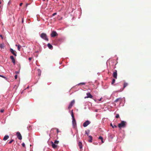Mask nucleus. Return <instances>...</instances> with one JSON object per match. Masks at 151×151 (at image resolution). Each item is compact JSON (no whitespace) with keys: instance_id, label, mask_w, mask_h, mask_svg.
<instances>
[{"instance_id":"1","label":"nucleus","mask_w":151,"mask_h":151,"mask_svg":"<svg viewBox=\"0 0 151 151\" xmlns=\"http://www.w3.org/2000/svg\"><path fill=\"white\" fill-rule=\"evenodd\" d=\"M59 141L58 140H55L54 142L51 141V143L52 145V147L54 149H55L58 147V144Z\"/></svg>"},{"instance_id":"2","label":"nucleus","mask_w":151,"mask_h":151,"mask_svg":"<svg viewBox=\"0 0 151 151\" xmlns=\"http://www.w3.org/2000/svg\"><path fill=\"white\" fill-rule=\"evenodd\" d=\"M41 37L43 39L46 40L47 41H48V39L47 37L46 34L44 33H42L40 35Z\"/></svg>"},{"instance_id":"3","label":"nucleus","mask_w":151,"mask_h":151,"mask_svg":"<svg viewBox=\"0 0 151 151\" xmlns=\"http://www.w3.org/2000/svg\"><path fill=\"white\" fill-rule=\"evenodd\" d=\"M126 122L124 121H122L121 123L118 124V127L121 128L122 127H125L126 126Z\"/></svg>"},{"instance_id":"4","label":"nucleus","mask_w":151,"mask_h":151,"mask_svg":"<svg viewBox=\"0 0 151 151\" xmlns=\"http://www.w3.org/2000/svg\"><path fill=\"white\" fill-rule=\"evenodd\" d=\"M90 123L91 122L87 120L83 123V126L84 127H87L89 124H90Z\"/></svg>"},{"instance_id":"5","label":"nucleus","mask_w":151,"mask_h":151,"mask_svg":"<svg viewBox=\"0 0 151 151\" xmlns=\"http://www.w3.org/2000/svg\"><path fill=\"white\" fill-rule=\"evenodd\" d=\"M75 103V101L74 100H72L70 102V104L68 107V109H70L72 107V106H73V105Z\"/></svg>"},{"instance_id":"6","label":"nucleus","mask_w":151,"mask_h":151,"mask_svg":"<svg viewBox=\"0 0 151 151\" xmlns=\"http://www.w3.org/2000/svg\"><path fill=\"white\" fill-rule=\"evenodd\" d=\"M72 124L74 128H75L76 127V123L75 119H72Z\"/></svg>"},{"instance_id":"7","label":"nucleus","mask_w":151,"mask_h":151,"mask_svg":"<svg viewBox=\"0 0 151 151\" xmlns=\"http://www.w3.org/2000/svg\"><path fill=\"white\" fill-rule=\"evenodd\" d=\"M57 35L58 34L55 31H52L51 34V36L52 37H54Z\"/></svg>"},{"instance_id":"8","label":"nucleus","mask_w":151,"mask_h":151,"mask_svg":"<svg viewBox=\"0 0 151 151\" xmlns=\"http://www.w3.org/2000/svg\"><path fill=\"white\" fill-rule=\"evenodd\" d=\"M87 96L85 97V99L90 98L92 99L93 97V96L90 94V93H86Z\"/></svg>"},{"instance_id":"9","label":"nucleus","mask_w":151,"mask_h":151,"mask_svg":"<svg viewBox=\"0 0 151 151\" xmlns=\"http://www.w3.org/2000/svg\"><path fill=\"white\" fill-rule=\"evenodd\" d=\"M17 137L19 139L21 140L22 139V136L20 133L19 132L17 133Z\"/></svg>"},{"instance_id":"10","label":"nucleus","mask_w":151,"mask_h":151,"mask_svg":"<svg viewBox=\"0 0 151 151\" xmlns=\"http://www.w3.org/2000/svg\"><path fill=\"white\" fill-rule=\"evenodd\" d=\"M10 51L15 56H17L16 52L15 51H14L12 49L10 48Z\"/></svg>"},{"instance_id":"11","label":"nucleus","mask_w":151,"mask_h":151,"mask_svg":"<svg viewBox=\"0 0 151 151\" xmlns=\"http://www.w3.org/2000/svg\"><path fill=\"white\" fill-rule=\"evenodd\" d=\"M10 58L12 60V62L13 63L14 65H15V60L14 57L12 55H11L10 56Z\"/></svg>"},{"instance_id":"12","label":"nucleus","mask_w":151,"mask_h":151,"mask_svg":"<svg viewBox=\"0 0 151 151\" xmlns=\"http://www.w3.org/2000/svg\"><path fill=\"white\" fill-rule=\"evenodd\" d=\"M113 76L114 78L116 79H117V73L116 70H115V71L113 72Z\"/></svg>"},{"instance_id":"13","label":"nucleus","mask_w":151,"mask_h":151,"mask_svg":"<svg viewBox=\"0 0 151 151\" xmlns=\"http://www.w3.org/2000/svg\"><path fill=\"white\" fill-rule=\"evenodd\" d=\"M78 145L80 149H81L82 148V143L81 142H79L78 143Z\"/></svg>"},{"instance_id":"14","label":"nucleus","mask_w":151,"mask_h":151,"mask_svg":"<svg viewBox=\"0 0 151 151\" xmlns=\"http://www.w3.org/2000/svg\"><path fill=\"white\" fill-rule=\"evenodd\" d=\"M47 46L48 48L50 49H52L53 48V46L50 43H48L47 45Z\"/></svg>"},{"instance_id":"15","label":"nucleus","mask_w":151,"mask_h":151,"mask_svg":"<svg viewBox=\"0 0 151 151\" xmlns=\"http://www.w3.org/2000/svg\"><path fill=\"white\" fill-rule=\"evenodd\" d=\"M9 137L8 135H5L4 138L3 140L4 141H6V140H7L9 138Z\"/></svg>"},{"instance_id":"16","label":"nucleus","mask_w":151,"mask_h":151,"mask_svg":"<svg viewBox=\"0 0 151 151\" xmlns=\"http://www.w3.org/2000/svg\"><path fill=\"white\" fill-rule=\"evenodd\" d=\"M88 137L89 138V139L88 140V142H92V137L90 135L88 136Z\"/></svg>"},{"instance_id":"17","label":"nucleus","mask_w":151,"mask_h":151,"mask_svg":"<svg viewBox=\"0 0 151 151\" xmlns=\"http://www.w3.org/2000/svg\"><path fill=\"white\" fill-rule=\"evenodd\" d=\"M99 139H101V142L102 143H103L104 142V141H103V138L102 137L100 136L99 137Z\"/></svg>"},{"instance_id":"18","label":"nucleus","mask_w":151,"mask_h":151,"mask_svg":"<svg viewBox=\"0 0 151 151\" xmlns=\"http://www.w3.org/2000/svg\"><path fill=\"white\" fill-rule=\"evenodd\" d=\"M71 115L72 118V119H75L74 115L73 113V110L71 111Z\"/></svg>"},{"instance_id":"19","label":"nucleus","mask_w":151,"mask_h":151,"mask_svg":"<svg viewBox=\"0 0 151 151\" xmlns=\"http://www.w3.org/2000/svg\"><path fill=\"white\" fill-rule=\"evenodd\" d=\"M0 47L1 49H4V44H0Z\"/></svg>"},{"instance_id":"20","label":"nucleus","mask_w":151,"mask_h":151,"mask_svg":"<svg viewBox=\"0 0 151 151\" xmlns=\"http://www.w3.org/2000/svg\"><path fill=\"white\" fill-rule=\"evenodd\" d=\"M121 100L122 99L120 98H118L115 100L114 102H117L119 100H120L121 101Z\"/></svg>"},{"instance_id":"21","label":"nucleus","mask_w":151,"mask_h":151,"mask_svg":"<svg viewBox=\"0 0 151 151\" xmlns=\"http://www.w3.org/2000/svg\"><path fill=\"white\" fill-rule=\"evenodd\" d=\"M110 125L113 128H115L116 127V126L115 125H113L111 123V124Z\"/></svg>"},{"instance_id":"22","label":"nucleus","mask_w":151,"mask_h":151,"mask_svg":"<svg viewBox=\"0 0 151 151\" xmlns=\"http://www.w3.org/2000/svg\"><path fill=\"white\" fill-rule=\"evenodd\" d=\"M21 47V46L20 45H18L17 48H18V50L20 51V49Z\"/></svg>"},{"instance_id":"23","label":"nucleus","mask_w":151,"mask_h":151,"mask_svg":"<svg viewBox=\"0 0 151 151\" xmlns=\"http://www.w3.org/2000/svg\"><path fill=\"white\" fill-rule=\"evenodd\" d=\"M85 84H86L85 83L83 82V83H79V84H78V85H85Z\"/></svg>"},{"instance_id":"24","label":"nucleus","mask_w":151,"mask_h":151,"mask_svg":"<svg viewBox=\"0 0 151 151\" xmlns=\"http://www.w3.org/2000/svg\"><path fill=\"white\" fill-rule=\"evenodd\" d=\"M115 80L114 79H112V82H111V84H113L115 82Z\"/></svg>"},{"instance_id":"25","label":"nucleus","mask_w":151,"mask_h":151,"mask_svg":"<svg viewBox=\"0 0 151 151\" xmlns=\"http://www.w3.org/2000/svg\"><path fill=\"white\" fill-rule=\"evenodd\" d=\"M128 85V84L127 83H125L124 85V88H125L126 86H127Z\"/></svg>"},{"instance_id":"26","label":"nucleus","mask_w":151,"mask_h":151,"mask_svg":"<svg viewBox=\"0 0 151 151\" xmlns=\"http://www.w3.org/2000/svg\"><path fill=\"white\" fill-rule=\"evenodd\" d=\"M88 132L86 131H85V134H87V136H88V133H89L90 131L89 130H88Z\"/></svg>"},{"instance_id":"27","label":"nucleus","mask_w":151,"mask_h":151,"mask_svg":"<svg viewBox=\"0 0 151 151\" xmlns=\"http://www.w3.org/2000/svg\"><path fill=\"white\" fill-rule=\"evenodd\" d=\"M14 141V140L13 139H11L9 142V144H11L13 141Z\"/></svg>"},{"instance_id":"28","label":"nucleus","mask_w":151,"mask_h":151,"mask_svg":"<svg viewBox=\"0 0 151 151\" xmlns=\"http://www.w3.org/2000/svg\"><path fill=\"white\" fill-rule=\"evenodd\" d=\"M119 117V115L118 114H116V118H118Z\"/></svg>"},{"instance_id":"29","label":"nucleus","mask_w":151,"mask_h":151,"mask_svg":"<svg viewBox=\"0 0 151 151\" xmlns=\"http://www.w3.org/2000/svg\"><path fill=\"white\" fill-rule=\"evenodd\" d=\"M22 146L24 147H25V144H24V143H22Z\"/></svg>"},{"instance_id":"30","label":"nucleus","mask_w":151,"mask_h":151,"mask_svg":"<svg viewBox=\"0 0 151 151\" xmlns=\"http://www.w3.org/2000/svg\"><path fill=\"white\" fill-rule=\"evenodd\" d=\"M0 76L4 78H6V77L4 76L0 75Z\"/></svg>"},{"instance_id":"31","label":"nucleus","mask_w":151,"mask_h":151,"mask_svg":"<svg viewBox=\"0 0 151 151\" xmlns=\"http://www.w3.org/2000/svg\"><path fill=\"white\" fill-rule=\"evenodd\" d=\"M4 110L3 109H1L0 110V112L1 113H3L4 112Z\"/></svg>"},{"instance_id":"32","label":"nucleus","mask_w":151,"mask_h":151,"mask_svg":"<svg viewBox=\"0 0 151 151\" xmlns=\"http://www.w3.org/2000/svg\"><path fill=\"white\" fill-rule=\"evenodd\" d=\"M56 14H57L56 13H54L52 14V16H54L55 15H56Z\"/></svg>"},{"instance_id":"33","label":"nucleus","mask_w":151,"mask_h":151,"mask_svg":"<svg viewBox=\"0 0 151 151\" xmlns=\"http://www.w3.org/2000/svg\"><path fill=\"white\" fill-rule=\"evenodd\" d=\"M14 78L15 79H17V75H15V76H14Z\"/></svg>"},{"instance_id":"34","label":"nucleus","mask_w":151,"mask_h":151,"mask_svg":"<svg viewBox=\"0 0 151 151\" xmlns=\"http://www.w3.org/2000/svg\"><path fill=\"white\" fill-rule=\"evenodd\" d=\"M19 71H15V73L17 74H18V73H19Z\"/></svg>"},{"instance_id":"35","label":"nucleus","mask_w":151,"mask_h":151,"mask_svg":"<svg viewBox=\"0 0 151 151\" xmlns=\"http://www.w3.org/2000/svg\"><path fill=\"white\" fill-rule=\"evenodd\" d=\"M32 58H29V60H32Z\"/></svg>"},{"instance_id":"36","label":"nucleus","mask_w":151,"mask_h":151,"mask_svg":"<svg viewBox=\"0 0 151 151\" xmlns=\"http://www.w3.org/2000/svg\"><path fill=\"white\" fill-rule=\"evenodd\" d=\"M55 129H57V133H58L59 132L58 131V129H57L56 128H55Z\"/></svg>"},{"instance_id":"37","label":"nucleus","mask_w":151,"mask_h":151,"mask_svg":"<svg viewBox=\"0 0 151 151\" xmlns=\"http://www.w3.org/2000/svg\"><path fill=\"white\" fill-rule=\"evenodd\" d=\"M22 3H20V4H19V6H22Z\"/></svg>"},{"instance_id":"38","label":"nucleus","mask_w":151,"mask_h":151,"mask_svg":"<svg viewBox=\"0 0 151 151\" xmlns=\"http://www.w3.org/2000/svg\"><path fill=\"white\" fill-rule=\"evenodd\" d=\"M0 36L1 37V38H2V39H3V37H2V35H0Z\"/></svg>"},{"instance_id":"39","label":"nucleus","mask_w":151,"mask_h":151,"mask_svg":"<svg viewBox=\"0 0 151 151\" xmlns=\"http://www.w3.org/2000/svg\"><path fill=\"white\" fill-rule=\"evenodd\" d=\"M40 74H41V72H39V73L38 75L40 76Z\"/></svg>"},{"instance_id":"40","label":"nucleus","mask_w":151,"mask_h":151,"mask_svg":"<svg viewBox=\"0 0 151 151\" xmlns=\"http://www.w3.org/2000/svg\"><path fill=\"white\" fill-rule=\"evenodd\" d=\"M22 22L23 23V18H22Z\"/></svg>"},{"instance_id":"41","label":"nucleus","mask_w":151,"mask_h":151,"mask_svg":"<svg viewBox=\"0 0 151 151\" xmlns=\"http://www.w3.org/2000/svg\"><path fill=\"white\" fill-rule=\"evenodd\" d=\"M15 46H17V47H18V45H15Z\"/></svg>"},{"instance_id":"42","label":"nucleus","mask_w":151,"mask_h":151,"mask_svg":"<svg viewBox=\"0 0 151 151\" xmlns=\"http://www.w3.org/2000/svg\"><path fill=\"white\" fill-rule=\"evenodd\" d=\"M62 40V39H59V40Z\"/></svg>"},{"instance_id":"43","label":"nucleus","mask_w":151,"mask_h":151,"mask_svg":"<svg viewBox=\"0 0 151 151\" xmlns=\"http://www.w3.org/2000/svg\"><path fill=\"white\" fill-rule=\"evenodd\" d=\"M101 99H100V100H99V101H100L101 100Z\"/></svg>"},{"instance_id":"44","label":"nucleus","mask_w":151,"mask_h":151,"mask_svg":"<svg viewBox=\"0 0 151 151\" xmlns=\"http://www.w3.org/2000/svg\"><path fill=\"white\" fill-rule=\"evenodd\" d=\"M19 68H20V66H19Z\"/></svg>"}]
</instances>
